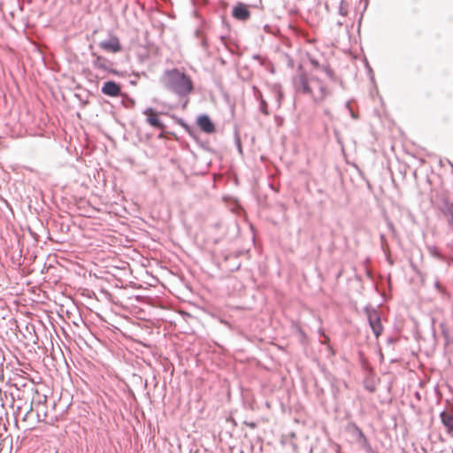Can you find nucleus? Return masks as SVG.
<instances>
[{
	"mask_svg": "<svg viewBox=\"0 0 453 453\" xmlns=\"http://www.w3.org/2000/svg\"><path fill=\"white\" fill-rule=\"evenodd\" d=\"M164 88L176 95L180 99H184L182 108L188 104V96L194 91V83L190 76L177 68L165 70L160 78Z\"/></svg>",
	"mask_w": 453,
	"mask_h": 453,
	"instance_id": "obj_1",
	"label": "nucleus"
},
{
	"mask_svg": "<svg viewBox=\"0 0 453 453\" xmlns=\"http://www.w3.org/2000/svg\"><path fill=\"white\" fill-rule=\"evenodd\" d=\"M292 81L296 92L311 96L317 104L324 102L332 94L323 81L316 76L308 77L303 71L295 75Z\"/></svg>",
	"mask_w": 453,
	"mask_h": 453,
	"instance_id": "obj_2",
	"label": "nucleus"
},
{
	"mask_svg": "<svg viewBox=\"0 0 453 453\" xmlns=\"http://www.w3.org/2000/svg\"><path fill=\"white\" fill-rule=\"evenodd\" d=\"M365 312L367 316V319L372 333L374 334L375 337L378 338L383 332V326L378 311L372 307L366 306L365 308Z\"/></svg>",
	"mask_w": 453,
	"mask_h": 453,
	"instance_id": "obj_3",
	"label": "nucleus"
},
{
	"mask_svg": "<svg viewBox=\"0 0 453 453\" xmlns=\"http://www.w3.org/2000/svg\"><path fill=\"white\" fill-rule=\"evenodd\" d=\"M99 47L106 52L118 53L122 50V45L119 39L113 35H110L107 39L100 42Z\"/></svg>",
	"mask_w": 453,
	"mask_h": 453,
	"instance_id": "obj_4",
	"label": "nucleus"
},
{
	"mask_svg": "<svg viewBox=\"0 0 453 453\" xmlns=\"http://www.w3.org/2000/svg\"><path fill=\"white\" fill-rule=\"evenodd\" d=\"M92 56L95 58V59L93 60V63H92L93 66L95 68L105 71L109 73H112L115 75H119V71L111 68L112 64L110 60H108L107 58H105L104 57L97 55L95 52H92Z\"/></svg>",
	"mask_w": 453,
	"mask_h": 453,
	"instance_id": "obj_5",
	"label": "nucleus"
},
{
	"mask_svg": "<svg viewBox=\"0 0 453 453\" xmlns=\"http://www.w3.org/2000/svg\"><path fill=\"white\" fill-rule=\"evenodd\" d=\"M101 91L105 96L117 97L121 93V87L119 84L113 81H108L104 83Z\"/></svg>",
	"mask_w": 453,
	"mask_h": 453,
	"instance_id": "obj_6",
	"label": "nucleus"
},
{
	"mask_svg": "<svg viewBox=\"0 0 453 453\" xmlns=\"http://www.w3.org/2000/svg\"><path fill=\"white\" fill-rule=\"evenodd\" d=\"M143 114L147 116V122L153 127L163 130L165 125L157 118V112L152 108L144 110Z\"/></svg>",
	"mask_w": 453,
	"mask_h": 453,
	"instance_id": "obj_7",
	"label": "nucleus"
},
{
	"mask_svg": "<svg viewBox=\"0 0 453 453\" xmlns=\"http://www.w3.org/2000/svg\"><path fill=\"white\" fill-rule=\"evenodd\" d=\"M197 125L201 130L206 134H212L215 131V126L213 122L206 114L201 115L197 118Z\"/></svg>",
	"mask_w": 453,
	"mask_h": 453,
	"instance_id": "obj_8",
	"label": "nucleus"
},
{
	"mask_svg": "<svg viewBox=\"0 0 453 453\" xmlns=\"http://www.w3.org/2000/svg\"><path fill=\"white\" fill-rule=\"evenodd\" d=\"M440 417L447 432L453 433V408L441 411Z\"/></svg>",
	"mask_w": 453,
	"mask_h": 453,
	"instance_id": "obj_9",
	"label": "nucleus"
},
{
	"mask_svg": "<svg viewBox=\"0 0 453 453\" xmlns=\"http://www.w3.org/2000/svg\"><path fill=\"white\" fill-rule=\"evenodd\" d=\"M233 16L239 20H246L250 18V12L243 4H238L233 10Z\"/></svg>",
	"mask_w": 453,
	"mask_h": 453,
	"instance_id": "obj_10",
	"label": "nucleus"
},
{
	"mask_svg": "<svg viewBox=\"0 0 453 453\" xmlns=\"http://www.w3.org/2000/svg\"><path fill=\"white\" fill-rule=\"evenodd\" d=\"M253 89L256 93L257 98L259 100V109L261 112L265 115H268V106L266 101L263 98L261 92L257 88V87H253Z\"/></svg>",
	"mask_w": 453,
	"mask_h": 453,
	"instance_id": "obj_11",
	"label": "nucleus"
},
{
	"mask_svg": "<svg viewBox=\"0 0 453 453\" xmlns=\"http://www.w3.org/2000/svg\"><path fill=\"white\" fill-rule=\"evenodd\" d=\"M348 430L349 432L351 434V435L355 438V440L357 441H358V440L360 438H363V436L365 435V434L363 433V431L359 428V426H357L356 424L352 423L348 427Z\"/></svg>",
	"mask_w": 453,
	"mask_h": 453,
	"instance_id": "obj_12",
	"label": "nucleus"
},
{
	"mask_svg": "<svg viewBox=\"0 0 453 453\" xmlns=\"http://www.w3.org/2000/svg\"><path fill=\"white\" fill-rule=\"evenodd\" d=\"M349 12V4L345 0H341L338 7V13L342 18H345Z\"/></svg>",
	"mask_w": 453,
	"mask_h": 453,
	"instance_id": "obj_13",
	"label": "nucleus"
},
{
	"mask_svg": "<svg viewBox=\"0 0 453 453\" xmlns=\"http://www.w3.org/2000/svg\"><path fill=\"white\" fill-rule=\"evenodd\" d=\"M357 442L367 453H371L372 451L371 444L369 443L365 435H364L363 438H360Z\"/></svg>",
	"mask_w": 453,
	"mask_h": 453,
	"instance_id": "obj_14",
	"label": "nucleus"
},
{
	"mask_svg": "<svg viewBox=\"0 0 453 453\" xmlns=\"http://www.w3.org/2000/svg\"><path fill=\"white\" fill-rule=\"evenodd\" d=\"M427 250L430 255L433 256L434 257H436L440 260L443 259V257L441 256V254L435 246H428Z\"/></svg>",
	"mask_w": 453,
	"mask_h": 453,
	"instance_id": "obj_15",
	"label": "nucleus"
},
{
	"mask_svg": "<svg viewBox=\"0 0 453 453\" xmlns=\"http://www.w3.org/2000/svg\"><path fill=\"white\" fill-rule=\"evenodd\" d=\"M275 96H276V99L278 101V104L280 106V104H281V100L283 98V93H282V91L280 90V88H275Z\"/></svg>",
	"mask_w": 453,
	"mask_h": 453,
	"instance_id": "obj_16",
	"label": "nucleus"
},
{
	"mask_svg": "<svg viewBox=\"0 0 453 453\" xmlns=\"http://www.w3.org/2000/svg\"><path fill=\"white\" fill-rule=\"evenodd\" d=\"M323 69L326 73V74L330 78V79H334V71L327 65L326 66H323Z\"/></svg>",
	"mask_w": 453,
	"mask_h": 453,
	"instance_id": "obj_17",
	"label": "nucleus"
},
{
	"mask_svg": "<svg viewBox=\"0 0 453 453\" xmlns=\"http://www.w3.org/2000/svg\"><path fill=\"white\" fill-rule=\"evenodd\" d=\"M344 22H345L344 18L342 17V19H340L336 21V24L338 27H342V26H343Z\"/></svg>",
	"mask_w": 453,
	"mask_h": 453,
	"instance_id": "obj_18",
	"label": "nucleus"
},
{
	"mask_svg": "<svg viewBox=\"0 0 453 453\" xmlns=\"http://www.w3.org/2000/svg\"><path fill=\"white\" fill-rule=\"evenodd\" d=\"M245 424H246L247 426H249L250 427H251V428H255V427H256V424H255V423H253V422H250V423L245 422Z\"/></svg>",
	"mask_w": 453,
	"mask_h": 453,
	"instance_id": "obj_19",
	"label": "nucleus"
},
{
	"mask_svg": "<svg viewBox=\"0 0 453 453\" xmlns=\"http://www.w3.org/2000/svg\"><path fill=\"white\" fill-rule=\"evenodd\" d=\"M345 107L349 110V111L350 110H352V109H351V107H350V103H349V102H347V103L345 104Z\"/></svg>",
	"mask_w": 453,
	"mask_h": 453,
	"instance_id": "obj_20",
	"label": "nucleus"
},
{
	"mask_svg": "<svg viewBox=\"0 0 453 453\" xmlns=\"http://www.w3.org/2000/svg\"><path fill=\"white\" fill-rule=\"evenodd\" d=\"M311 63L314 65V66H318L319 65V62L317 60H311Z\"/></svg>",
	"mask_w": 453,
	"mask_h": 453,
	"instance_id": "obj_21",
	"label": "nucleus"
},
{
	"mask_svg": "<svg viewBox=\"0 0 453 453\" xmlns=\"http://www.w3.org/2000/svg\"><path fill=\"white\" fill-rule=\"evenodd\" d=\"M349 113H350V116L353 118V119H357V116L356 114L354 113V111L352 110L349 111Z\"/></svg>",
	"mask_w": 453,
	"mask_h": 453,
	"instance_id": "obj_22",
	"label": "nucleus"
},
{
	"mask_svg": "<svg viewBox=\"0 0 453 453\" xmlns=\"http://www.w3.org/2000/svg\"><path fill=\"white\" fill-rule=\"evenodd\" d=\"M434 286H435V288H436L437 289H440V288H441V286H440L439 281H436V282H435V284H434Z\"/></svg>",
	"mask_w": 453,
	"mask_h": 453,
	"instance_id": "obj_23",
	"label": "nucleus"
},
{
	"mask_svg": "<svg viewBox=\"0 0 453 453\" xmlns=\"http://www.w3.org/2000/svg\"><path fill=\"white\" fill-rule=\"evenodd\" d=\"M324 337H325V341H323V342H322V343H323V344H325V343H326V342L329 341L328 336L324 335Z\"/></svg>",
	"mask_w": 453,
	"mask_h": 453,
	"instance_id": "obj_24",
	"label": "nucleus"
},
{
	"mask_svg": "<svg viewBox=\"0 0 453 453\" xmlns=\"http://www.w3.org/2000/svg\"><path fill=\"white\" fill-rule=\"evenodd\" d=\"M253 58H255V59H260V56H259V55H254Z\"/></svg>",
	"mask_w": 453,
	"mask_h": 453,
	"instance_id": "obj_25",
	"label": "nucleus"
},
{
	"mask_svg": "<svg viewBox=\"0 0 453 453\" xmlns=\"http://www.w3.org/2000/svg\"><path fill=\"white\" fill-rule=\"evenodd\" d=\"M238 148H239V151L242 152V147H241L240 142H238Z\"/></svg>",
	"mask_w": 453,
	"mask_h": 453,
	"instance_id": "obj_26",
	"label": "nucleus"
},
{
	"mask_svg": "<svg viewBox=\"0 0 453 453\" xmlns=\"http://www.w3.org/2000/svg\"><path fill=\"white\" fill-rule=\"evenodd\" d=\"M276 121L278 122V124H280L282 121V119H280L279 118H276Z\"/></svg>",
	"mask_w": 453,
	"mask_h": 453,
	"instance_id": "obj_27",
	"label": "nucleus"
},
{
	"mask_svg": "<svg viewBox=\"0 0 453 453\" xmlns=\"http://www.w3.org/2000/svg\"><path fill=\"white\" fill-rule=\"evenodd\" d=\"M276 121L278 122V124H280L282 121V119H280L279 118H276Z\"/></svg>",
	"mask_w": 453,
	"mask_h": 453,
	"instance_id": "obj_28",
	"label": "nucleus"
},
{
	"mask_svg": "<svg viewBox=\"0 0 453 453\" xmlns=\"http://www.w3.org/2000/svg\"><path fill=\"white\" fill-rule=\"evenodd\" d=\"M221 323H224L225 325L229 326L228 322H226V321L221 320Z\"/></svg>",
	"mask_w": 453,
	"mask_h": 453,
	"instance_id": "obj_29",
	"label": "nucleus"
},
{
	"mask_svg": "<svg viewBox=\"0 0 453 453\" xmlns=\"http://www.w3.org/2000/svg\"><path fill=\"white\" fill-rule=\"evenodd\" d=\"M13 386H15L16 388H18V383H14Z\"/></svg>",
	"mask_w": 453,
	"mask_h": 453,
	"instance_id": "obj_30",
	"label": "nucleus"
},
{
	"mask_svg": "<svg viewBox=\"0 0 453 453\" xmlns=\"http://www.w3.org/2000/svg\"><path fill=\"white\" fill-rule=\"evenodd\" d=\"M416 397H419V394L418 392L416 393Z\"/></svg>",
	"mask_w": 453,
	"mask_h": 453,
	"instance_id": "obj_31",
	"label": "nucleus"
}]
</instances>
